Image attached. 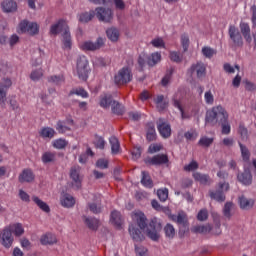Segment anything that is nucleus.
Masks as SVG:
<instances>
[{
  "label": "nucleus",
  "instance_id": "obj_1",
  "mask_svg": "<svg viewBox=\"0 0 256 256\" xmlns=\"http://www.w3.org/2000/svg\"><path fill=\"white\" fill-rule=\"evenodd\" d=\"M132 219L135 221V223H137L138 227L142 231H145L146 229V235L149 237V239L152 241H159V233H161V229H163L161 226V221H159L157 218H153L147 226V217L141 211L134 212L132 214Z\"/></svg>",
  "mask_w": 256,
  "mask_h": 256
},
{
  "label": "nucleus",
  "instance_id": "obj_2",
  "mask_svg": "<svg viewBox=\"0 0 256 256\" xmlns=\"http://www.w3.org/2000/svg\"><path fill=\"white\" fill-rule=\"evenodd\" d=\"M206 121L207 123L229 121V113H227V110L223 106H215L206 116Z\"/></svg>",
  "mask_w": 256,
  "mask_h": 256
},
{
  "label": "nucleus",
  "instance_id": "obj_3",
  "mask_svg": "<svg viewBox=\"0 0 256 256\" xmlns=\"http://www.w3.org/2000/svg\"><path fill=\"white\" fill-rule=\"evenodd\" d=\"M89 60L86 56H79L76 61V73L81 81H87L89 79Z\"/></svg>",
  "mask_w": 256,
  "mask_h": 256
},
{
  "label": "nucleus",
  "instance_id": "obj_4",
  "mask_svg": "<svg viewBox=\"0 0 256 256\" xmlns=\"http://www.w3.org/2000/svg\"><path fill=\"white\" fill-rule=\"evenodd\" d=\"M218 190H209V197L217 203H224L226 196L225 193L229 191V183L227 182H220L218 184Z\"/></svg>",
  "mask_w": 256,
  "mask_h": 256
},
{
  "label": "nucleus",
  "instance_id": "obj_5",
  "mask_svg": "<svg viewBox=\"0 0 256 256\" xmlns=\"http://www.w3.org/2000/svg\"><path fill=\"white\" fill-rule=\"evenodd\" d=\"M132 79L133 74H131V69H129V67H123L114 76L116 85H126V83H131Z\"/></svg>",
  "mask_w": 256,
  "mask_h": 256
},
{
  "label": "nucleus",
  "instance_id": "obj_6",
  "mask_svg": "<svg viewBox=\"0 0 256 256\" xmlns=\"http://www.w3.org/2000/svg\"><path fill=\"white\" fill-rule=\"evenodd\" d=\"M228 35L230 37V41L232 42V47H243V35H241L239 32V28H237L235 25H229Z\"/></svg>",
  "mask_w": 256,
  "mask_h": 256
},
{
  "label": "nucleus",
  "instance_id": "obj_7",
  "mask_svg": "<svg viewBox=\"0 0 256 256\" xmlns=\"http://www.w3.org/2000/svg\"><path fill=\"white\" fill-rule=\"evenodd\" d=\"M70 179L72 180V189L79 191L81 189V183H83V177H81V167L73 166L70 169Z\"/></svg>",
  "mask_w": 256,
  "mask_h": 256
},
{
  "label": "nucleus",
  "instance_id": "obj_8",
  "mask_svg": "<svg viewBox=\"0 0 256 256\" xmlns=\"http://www.w3.org/2000/svg\"><path fill=\"white\" fill-rule=\"evenodd\" d=\"M13 232L11 230V227H6L0 232V243L5 247L6 249L11 248L13 245Z\"/></svg>",
  "mask_w": 256,
  "mask_h": 256
},
{
  "label": "nucleus",
  "instance_id": "obj_9",
  "mask_svg": "<svg viewBox=\"0 0 256 256\" xmlns=\"http://www.w3.org/2000/svg\"><path fill=\"white\" fill-rule=\"evenodd\" d=\"M19 29L21 33H28L29 35H37L39 33V25L36 22L27 20L20 22Z\"/></svg>",
  "mask_w": 256,
  "mask_h": 256
},
{
  "label": "nucleus",
  "instance_id": "obj_10",
  "mask_svg": "<svg viewBox=\"0 0 256 256\" xmlns=\"http://www.w3.org/2000/svg\"><path fill=\"white\" fill-rule=\"evenodd\" d=\"M96 17L103 23H111L113 21V10L110 8L98 7L95 9Z\"/></svg>",
  "mask_w": 256,
  "mask_h": 256
},
{
  "label": "nucleus",
  "instance_id": "obj_11",
  "mask_svg": "<svg viewBox=\"0 0 256 256\" xmlns=\"http://www.w3.org/2000/svg\"><path fill=\"white\" fill-rule=\"evenodd\" d=\"M105 46V38L98 37L95 42L93 41H86L82 44L81 48L83 51H99L101 47Z\"/></svg>",
  "mask_w": 256,
  "mask_h": 256
},
{
  "label": "nucleus",
  "instance_id": "obj_12",
  "mask_svg": "<svg viewBox=\"0 0 256 256\" xmlns=\"http://www.w3.org/2000/svg\"><path fill=\"white\" fill-rule=\"evenodd\" d=\"M157 129L163 139H169L171 137V124L165 121V119L160 118L158 120Z\"/></svg>",
  "mask_w": 256,
  "mask_h": 256
},
{
  "label": "nucleus",
  "instance_id": "obj_13",
  "mask_svg": "<svg viewBox=\"0 0 256 256\" xmlns=\"http://www.w3.org/2000/svg\"><path fill=\"white\" fill-rule=\"evenodd\" d=\"M13 83L11 79L5 78L2 83H0V105L4 107L5 101H7V91H9V87H11Z\"/></svg>",
  "mask_w": 256,
  "mask_h": 256
},
{
  "label": "nucleus",
  "instance_id": "obj_14",
  "mask_svg": "<svg viewBox=\"0 0 256 256\" xmlns=\"http://www.w3.org/2000/svg\"><path fill=\"white\" fill-rule=\"evenodd\" d=\"M68 29L67 22L60 19L50 27V35H59V33H65Z\"/></svg>",
  "mask_w": 256,
  "mask_h": 256
},
{
  "label": "nucleus",
  "instance_id": "obj_15",
  "mask_svg": "<svg viewBox=\"0 0 256 256\" xmlns=\"http://www.w3.org/2000/svg\"><path fill=\"white\" fill-rule=\"evenodd\" d=\"M145 163L147 165H165V163H169V158L165 154H158L151 158H146Z\"/></svg>",
  "mask_w": 256,
  "mask_h": 256
},
{
  "label": "nucleus",
  "instance_id": "obj_16",
  "mask_svg": "<svg viewBox=\"0 0 256 256\" xmlns=\"http://www.w3.org/2000/svg\"><path fill=\"white\" fill-rule=\"evenodd\" d=\"M169 218L177 225H183V227L187 226L189 223V218L187 217V213L185 211H180L178 214H170Z\"/></svg>",
  "mask_w": 256,
  "mask_h": 256
},
{
  "label": "nucleus",
  "instance_id": "obj_17",
  "mask_svg": "<svg viewBox=\"0 0 256 256\" xmlns=\"http://www.w3.org/2000/svg\"><path fill=\"white\" fill-rule=\"evenodd\" d=\"M19 183H33L35 181V174L33 170L27 168L24 169L18 176Z\"/></svg>",
  "mask_w": 256,
  "mask_h": 256
},
{
  "label": "nucleus",
  "instance_id": "obj_18",
  "mask_svg": "<svg viewBox=\"0 0 256 256\" xmlns=\"http://www.w3.org/2000/svg\"><path fill=\"white\" fill-rule=\"evenodd\" d=\"M1 8L4 13H15L17 11V2L15 0H4L1 3Z\"/></svg>",
  "mask_w": 256,
  "mask_h": 256
},
{
  "label": "nucleus",
  "instance_id": "obj_19",
  "mask_svg": "<svg viewBox=\"0 0 256 256\" xmlns=\"http://www.w3.org/2000/svg\"><path fill=\"white\" fill-rule=\"evenodd\" d=\"M129 234L132 237L133 241L136 243H139L140 241H143L145 239V236L143 233H141V230L135 227V225L131 224L129 226Z\"/></svg>",
  "mask_w": 256,
  "mask_h": 256
},
{
  "label": "nucleus",
  "instance_id": "obj_20",
  "mask_svg": "<svg viewBox=\"0 0 256 256\" xmlns=\"http://www.w3.org/2000/svg\"><path fill=\"white\" fill-rule=\"evenodd\" d=\"M205 64L203 62H198L196 64H193L190 68V72L196 73L198 79H201V77H205Z\"/></svg>",
  "mask_w": 256,
  "mask_h": 256
},
{
  "label": "nucleus",
  "instance_id": "obj_21",
  "mask_svg": "<svg viewBox=\"0 0 256 256\" xmlns=\"http://www.w3.org/2000/svg\"><path fill=\"white\" fill-rule=\"evenodd\" d=\"M237 179L242 185H251L253 183V175H251L249 170H244L243 173L238 174Z\"/></svg>",
  "mask_w": 256,
  "mask_h": 256
},
{
  "label": "nucleus",
  "instance_id": "obj_22",
  "mask_svg": "<svg viewBox=\"0 0 256 256\" xmlns=\"http://www.w3.org/2000/svg\"><path fill=\"white\" fill-rule=\"evenodd\" d=\"M238 203L240 205V209H243L244 211H249V209H253V205H255V200L248 199L245 196H240Z\"/></svg>",
  "mask_w": 256,
  "mask_h": 256
},
{
  "label": "nucleus",
  "instance_id": "obj_23",
  "mask_svg": "<svg viewBox=\"0 0 256 256\" xmlns=\"http://www.w3.org/2000/svg\"><path fill=\"white\" fill-rule=\"evenodd\" d=\"M60 203L62 207H66V209H71V207L75 206V198L70 194H64L60 198Z\"/></svg>",
  "mask_w": 256,
  "mask_h": 256
},
{
  "label": "nucleus",
  "instance_id": "obj_24",
  "mask_svg": "<svg viewBox=\"0 0 256 256\" xmlns=\"http://www.w3.org/2000/svg\"><path fill=\"white\" fill-rule=\"evenodd\" d=\"M39 135L40 137H42V139L51 140L53 139V137H55V135H57V132L51 127H43L42 129H40Z\"/></svg>",
  "mask_w": 256,
  "mask_h": 256
},
{
  "label": "nucleus",
  "instance_id": "obj_25",
  "mask_svg": "<svg viewBox=\"0 0 256 256\" xmlns=\"http://www.w3.org/2000/svg\"><path fill=\"white\" fill-rule=\"evenodd\" d=\"M115 100H113V97L109 94H104L102 96H100V107H102V109H109V107H113V102Z\"/></svg>",
  "mask_w": 256,
  "mask_h": 256
},
{
  "label": "nucleus",
  "instance_id": "obj_26",
  "mask_svg": "<svg viewBox=\"0 0 256 256\" xmlns=\"http://www.w3.org/2000/svg\"><path fill=\"white\" fill-rule=\"evenodd\" d=\"M41 245H55L57 243V237L51 233H46L40 238Z\"/></svg>",
  "mask_w": 256,
  "mask_h": 256
},
{
  "label": "nucleus",
  "instance_id": "obj_27",
  "mask_svg": "<svg viewBox=\"0 0 256 256\" xmlns=\"http://www.w3.org/2000/svg\"><path fill=\"white\" fill-rule=\"evenodd\" d=\"M106 35L108 39L112 41V43H117V41H119V36H120L119 29L115 27L108 28L106 30Z\"/></svg>",
  "mask_w": 256,
  "mask_h": 256
},
{
  "label": "nucleus",
  "instance_id": "obj_28",
  "mask_svg": "<svg viewBox=\"0 0 256 256\" xmlns=\"http://www.w3.org/2000/svg\"><path fill=\"white\" fill-rule=\"evenodd\" d=\"M141 175V184L143 187H146V189H153V180L151 179L149 173L147 171H142Z\"/></svg>",
  "mask_w": 256,
  "mask_h": 256
},
{
  "label": "nucleus",
  "instance_id": "obj_29",
  "mask_svg": "<svg viewBox=\"0 0 256 256\" xmlns=\"http://www.w3.org/2000/svg\"><path fill=\"white\" fill-rule=\"evenodd\" d=\"M154 103L156 104V107L159 111H163V110L167 109V107L169 105V101L165 100V96H163V95H158L154 99Z\"/></svg>",
  "mask_w": 256,
  "mask_h": 256
},
{
  "label": "nucleus",
  "instance_id": "obj_30",
  "mask_svg": "<svg viewBox=\"0 0 256 256\" xmlns=\"http://www.w3.org/2000/svg\"><path fill=\"white\" fill-rule=\"evenodd\" d=\"M110 221L116 227H121L123 225V218L121 217V212L114 210L111 212Z\"/></svg>",
  "mask_w": 256,
  "mask_h": 256
},
{
  "label": "nucleus",
  "instance_id": "obj_31",
  "mask_svg": "<svg viewBox=\"0 0 256 256\" xmlns=\"http://www.w3.org/2000/svg\"><path fill=\"white\" fill-rule=\"evenodd\" d=\"M85 225L92 231L99 229V219L93 217H84Z\"/></svg>",
  "mask_w": 256,
  "mask_h": 256
},
{
  "label": "nucleus",
  "instance_id": "obj_32",
  "mask_svg": "<svg viewBox=\"0 0 256 256\" xmlns=\"http://www.w3.org/2000/svg\"><path fill=\"white\" fill-rule=\"evenodd\" d=\"M42 163L47 164V163H55L57 160V153L47 151L42 154Z\"/></svg>",
  "mask_w": 256,
  "mask_h": 256
},
{
  "label": "nucleus",
  "instance_id": "obj_33",
  "mask_svg": "<svg viewBox=\"0 0 256 256\" xmlns=\"http://www.w3.org/2000/svg\"><path fill=\"white\" fill-rule=\"evenodd\" d=\"M211 224H206V225H196L191 228L192 233H200V234H205V233H211Z\"/></svg>",
  "mask_w": 256,
  "mask_h": 256
},
{
  "label": "nucleus",
  "instance_id": "obj_34",
  "mask_svg": "<svg viewBox=\"0 0 256 256\" xmlns=\"http://www.w3.org/2000/svg\"><path fill=\"white\" fill-rule=\"evenodd\" d=\"M164 233H165L166 239H175V235H177L175 226H173V224L171 223H168L164 226Z\"/></svg>",
  "mask_w": 256,
  "mask_h": 256
},
{
  "label": "nucleus",
  "instance_id": "obj_35",
  "mask_svg": "<svg viewBox=\"0 0 256 256\" xmlns=\"http://www.w3.org/2000/svg\"><path fill=\"white\" fill-rule=\"evenodd\" d=\"M195 181L201 183V185H208L211 182V178L207 174H201L200 172H195L193 174Z\"/></svg>",
  "mask_w": 256,
  "mask_h": 256
},
{
  "label": "nucleus",
  "instance_id": "obj_36",
  "mask_svg": "<svg viewBox=\"0 0 256 256\" xmlns=\"http://www.w3.org/2000/svg\"><path fill=\"white\" fill-rule=\"evenodd\" d=\"M62 43L64 45V49H71L72 40H71V32L66 30L62 33Z\"/></svg>",
  "mask_w": 256,
  "mask_h": 256
},
{
  "label": "nucleus",
  "instance_id": "obj_37",
  "mask_svg": "<svg viewBox=\"0 0 256 256\" xmlns=\"http://www.w3.org/2000/svg\"><path fill=\"white\" fill-rule=\"evenodd\" d=\"M161 62V52H154L148 57L147 63L149 67H155L157 63Z\"/></svg>",
  "mask_w": 256,
  "mask_h": 256
},
{
  "label": "nucleus",
  "instance_id": "obj_38",
  "mask_svg": "<svg viewBox=\"0 0 256 256\" xmlns=\"http://www.w3.org/2000/svg\"><path fill=\"white\" fill-rule=\"evenodd\" d=\"M32 200L34 201V203L37 204L39 209L44 211V213H49L51 211V208L49 207V205L47 203H45L43 200L39 199V197L33 196Z\"/></svg>",
  "mask_w": 256,
  "mask_h": 256
},
{
  "label": "nucleus",
  "instance_id": "obj_39",
  "mask_svg": "<svg viewBox=\"0 0 256 256\" xmlns=\"http://www.w3.org/2000/svg\"><path fill=\"white\" fill-rule=\"evenodd\" d=\"M110 145H111V151L112 155H117L119 153V149H121V145L119 144V139L117 137L112 136L109 139Z\"/></svg>",
  "mask_w": 256,
  "mask_h": 256
},
{
  "label": "nucleus",
  "instance_id": "obj_40",
  "mask_svg": "<svg viewBox=\"0 0 256 256\" xmlns=\"http://www.w3.org/2000/svg\"><path fill=\"white\" fill-rule=\"evenodd\" d=\"M111 110L112 113H114V115H123L125 113V106L114 100L112 103Z\"/></svg>",
  "mask_w": 256,
  "mask_h": 256
},
{
  "label": "nucleus",
  "instance_id": "obj_41",
  "mask_svg": "<svg viewBox=\"0 0 256 256\" xmlns=\"http://www.w3.org/2000/svg\"><path fill=\"white\" fill-rule=\"evenodd\" d=\"M95 11L84 12L78 16L80 23H89L93 17H95Z\"/></svg>",
  "mask_w": 256,
  "mask_h": 256
},
{
  "label": "nucleus",
  "instance_id": "obj_42",
  "mask_svg": "<svg viewBox=\"0 0 256 256\" xmlns=\"http://www.w3.org/2000/svg\"><path fill=\"white\" fill-rule=\"evenodd\" d=\"M10 229L14 233L15 237H21V235L25 233V229L23 228V224L21 223H16L12 225Z\"/></svg>",
  "mask_w": 256,
  "mask_h": 256
},
{
  "label": "nucleus",
  "instance_id": "obj_43",
  "mask_svg": "<svg viewBox=\"0 0 256 256\" xmlns=\"http://www.w3.org/2000/svg\"><path fill=\"white\" fill-rule=\"evenodd\" d=\"M202 55L206 57V59H211L214 55H217V50L209 47V46H204L202 48Z\"/></svg>",
  "mask_w": 256,
  "mask_h": 256
},
{
  "label": "nucleus",
  "instance_id": "obj_44",
  "mask_svg": "<svg viewBox=\"0 0 256 256\" xmlns=\"http://www.w3.org/2000/svg\"><path fill=\"white\" fill-rule=\"evenodd\" d=\"M239 147H240L241 156H242L243 161H249V159L251 157V153L249 152V149L247 148V146H245L241 142H239Z\"/></svg>",
  "mask_w": 256,
  "mask_h": 256
},
{
  "label": "nucleus",
  "instance_id": "obj_45",
  "mask_svg": "<svg viewBox=\"0 0 256 256\" xmlns=\"http://www.w3.org/2000/svg\"><path fill=\"white\" fill-rule=\"evenodd\" d=\"M56 130L58 133H67V131H71V128L65 123V121L59 120L56 124Z\"/></svg>",
  "mask_w": 256,
  "mask_h": 256
},
{
  "label": "nucleus",
  "instance_id": "obj_46",
  "mask_svg": "<svg viewBox=\"0 0 256 256\" xmlns=\"http://www.w3.org/2000/svg\"><path fill=\"white\" fill-rule=\"evenodd\" d=\"M146 139L147 141H155V139H157V132L155 131V126L151 125L148 127Z\"/></svg>",
  "mask_w": 256,
  "mask_h": 256
},
{
  "label": "nucleus",
  "instance_id": "obj_47",
  "mask_svg": "<svg viewBox=\"0 0 256 256\" xmlns=\"http://www.w3.org/2000/svg\"><path fill=\"white\" fill-rule=\"evenodd\" d=\"M157 196L162 203H165L167 199H169V189L164 188V189H159L157 191Z\"/></svg>",
  "mask_w": 256,
  "mask_h": 256
},
{
  "label": "nucleus",
  "instance_id": "obj_48",
  "mask_svg": "<svg viewBox=\"0 0 256 256\" xmlns=\"http://www.w3.org/2000/svg\"><path fill=\"white\" fill-rule=\"evenodd\" d=\"M43 77V69H35L30 73L31 81H39Z\"/></svg>",
  "mask_w": 256,
  "mask_h": 256
},
{
  "label": "nucleus",
  "instance_id": "obj_49",
  "mask_svg": "<svg viewBox=\"0 0 256 256\" xmlns=\"http://www.w3.org/2000/svg\"><path fill=\"white\" fill-rule=\"evenodd\" d=\"M220 125L222 129V135H229L231 133V124L229 123V120H224L223 122H220Z\"/></svg>",
  "mask_w": 256,
  "mask_h": 256
},
{
  "label": "nucleus",
  "instance_id": "obj_50",
  "mask_svg": "<svg viewBox=\"0 0 256 256\" xmlns=\"http://www.w3.org/2000/svg\"><path fill=\"white\" fill-rule=\"evenodd\" d=\"M170 60L173 61V63H182L183 55L177 51H171L170 52Z\"/></svg>",
  "mask_w": 256,
  "mask_h": 256
},
{
  "label": "nucleus",
  "instance_id": "obj_51",
  "mask_svg": "<svg viewBox=\"0 0 256 256\" xmlns=\"http://www.w3.org/2000/svg\"><path fill=\"white\" fill-rule=\"evenodd\" d=\"M67 144V140L61 138L56 139L52 142L54 149H65Z\"/></svg>",
  "mask_w": 256,
  "mask_h": 256
},
{
  "label": "nucleus",
  "instance_id": "obj_52",
  "mask_svg": "<svg viewBox=\"0 0 256 256\" xmlns=\"http://www.w3.org/2000/svg\"><path fill=\"white\" fill-rule=\"evenodd\" d=\"M213 141H214L213 138L203 136L198 141V145H200L201 147H210V145H213Z\"/></svg>",
  "mask_w": 256,
  "mask_h": 256
},
{
  "label": "nucleus",
  "instance_id": "obj_53",
  "mask_svg": "<svg viewBox=\"0 0 256 256\" xmlns=\"http://www.w3.org/2000/svg\"><path fill=\"white\" fill-rule=\"evenodd\" d=\"M204 101L206 105H213V103H215V96H213V92H211V90L205 92Z\"/></svg>",
  "mask_w": 256,
  "mask_h": 256
},
{
  "label": "nucleus",
  "instance_id": "obj_54",
  "mask_svg": "<svg viewBox=\"0 0 256 256\" xmlns=\"http://www.w3.org/2000/svg\"><path fill=\"white\" fill-rule=\"evenodd\" d=\"M49 83H54V85H61V83H63V81H65V78L63 77V75H54V76H50L48 78Z\"/></svg>",
  "mask_w": 256,
  "mask_h": 256
},
{
  "label": "nucleus",
  "instance_id": "obj_55",
  "mask_svg": "<svg viewBox=\"0 0 256 256\" xmlns=\"http://www.w3.org/2000/svg\"><path fill=\"white\" fill-rule=\"evenodd\" d=\"M231 209H233V202H226L223 208V214L228 219H231Z\"/></svg>",
  "mask_w": 256,
  "mask_h": 256
},
{
  "label": "nucleus",
  "instance_id": "obj_56",
  "mask_svg": "<svg viewBox=\"0 0 256 256\" xmlns=\"http://www.w3.org/2000/svg\"><path fill=\"white\" fill-rule=\"evenodd\" d=\"M151 45H153L156 49H165V41H163V38H154L151 41Z\"/></svg>",
  "mask_w": 256,
  "mask_h": 256
},
{
  "label": "nucleus",
  "instance_id": "obj_57",
  "mask_svg": "<svg viewBox=\"0 0 256 256\" xmlns=\"http://www.w3.org/2000/svg\"><path fill=\"white\" fill-rule=\"evenodd\" d=\"M197 169H199V163L195 160H192L189 164L184 166V171L187 172L197 171Z\"/></svg>",
  "mask_w": 256,
  "mask_h": 256
},
{
  "label": "nucleus",
  "instance_id": "obj_58",
  "mask_svg": "<svg viewBox=\"0 0 256 256\" xmlns=\"http://www.w3.org/2000/svg\"><path fill=\"white\" fill-rule=\"evenodd\" d=\"M173 105L174 107H176V109H179L182 119H189V115L185 114V111L183 110V107L181 106V102H179V100L174 99Z\"/></svg>",
  "mask_w": 256,
  "mask_h": 256
},
{
  "label": "nucleus",
  "instance_id": "obj_59",
  "mask_svg": "<svg viewBox=\"0 0 256 256\" xmlns=\"http://www.w3.org/2000/svg\"><path fill=\"white\" fill-rule=\"evenodd\" d=\"M238 133L241 136V139L246 140L249 137V132L245 125L240 124L238 128Z\"/></svg>",
  "mask_w": 256,
  "mask_h": 256
},
{
  "label": "nucleus",
  "instance_id": "obj_60",
  "mask_svg": "<svg viewBox=\"0 0 256 256\" xmlns=\"http://www.w3.org/2000/svg\"><path fill=\"white\" fill-rule=\"evenodd\" d=\"M96 167H98V169H108L109 168V160H107L105 158L98 159L96 162Z\"/></svg>",
  "mask_w": 256,
  "mask_h": 256
},
{
  "label": "nucleus",
  "instance_id": "obj_61",
  "mask_svg": "<svg viewBox=\"0 0 256 256\" xmlns=\"http://www.w3.org/2000/svg\"><path fill=\"white\" fill-rule=\"evenodd\" d=\"M94 145L97 149H105V140L101 136H95Z\"/></svg>",
  "mask_w": 256,
  "mask_h": 256
},
{
  "label": "nucleus",
  "instance_id": "obj_62",
  "mask_svg": "<svg viewBox=\"0 0 256 256\" xmlns=\"http://www.w3.org/2000/svg\"><path fill=\"white\" fill-rule=\"evenodd\" d=\"M240 33L242 35H247L249 33H251V27L249 26V24L247 22H240Z\"/></svg>",
  "mask_w": 256,
  "mask_h": 256
},
{
  "label": "nucleus",
  "instance_id": "obj_63",
  "mask_svg": "<svg viewBox=\"0 0 256 256\" xmlns=\"http://www.w3.org/2000/svg\"><path fill=\"white\" fill-rule=\"evenodd\" d=\"M142 149L139 146L134 147V149L132 150V159L134 161H137V159L141 158V153H142Z\"/></svg>",
  "mask_w": 256,
  "mask_h": 256
},
{
  "label": "nucleus",
  "instance_id": "obj_64",
  "mask_svg": "<svg viewBox=\"0 0 256 256\" xmlns=\"http://www.w3.org/2000/svg\"><path fill=\"white\" fill-rule=\"evenodd\" d=\"M209 217V212H207V209H202L198 212L197 219L198 221H207Z\"/></svg>",
  "mask_w": 256,
  "mask_h": 256
}]
</instances>
